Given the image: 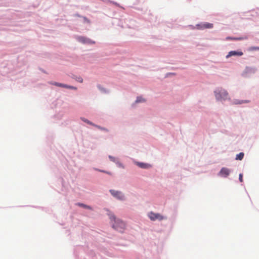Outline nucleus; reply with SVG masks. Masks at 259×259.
Segmentation results:
<instances>
[{
	"label": "nucleus",
	"mask_w": 259,
	"mask_h": 259,
	"mask_svg": "<svg viewBox=\"0 0 259 259\" xmlns=\"http://www.w3.org/2000/svg\"><path fill=\"white\" fill-rule=\"evenodd\" d=\"M230 173V170L226 167H223L219 172V175L221 177H227Z\"/></svg>",
	"instance_id": "39448f33"
},
{
	"label": "nucleus",
	"mask_w": 259,
	"mask_h": 259,
	"mask_svg": "<svg viewBox=\"0 0 259 259\" xmlns=\"http://www.w3.org/2000/svg\"><path fill=\"white\" fill-rule=\"evenodd\" d=\"M77 205L78 206H79L85 208H87V209H92L91 207H90V206L85 205V204H84L83 203H78Z\"/></svg>",
	"instance_id": "9b49d317"
},
{
	"label": "nucleus",
	"mask_w": 259,
	"mask_h": 259,
	"mask_svg": "<svg viewBox=\"0 0 259 259\" xmlns=\"http://www.w3.org/2000/svg\"><path fill=\"white\" fill-rule=\"evenodd\" d=\"M50 84L54 85H56L58 87H60L68 88V89H73V90H76V87L68 85H66L65 84L60 83H58L57 82H50Z\"/></svg>",
	"instance_id": "423d86ee"
},
{
	"label": "nucleus",
	"mask_w": 259,
	"mask_h": 259,
	"mask_svg": "<svg viewBox=\"0 0 259 259\" xmlns=\"http://www.w3.org/2000/svg\"><path fill=\"white\" fill-rule=\"evenodd\" d=\"M96 127H98V128H100V126H98V125H96Z\"/></svg>",
	"instance_id": "b1692460"
},
{
	"label": "nucleus",
	"mask_w": 259,
	"mask_h": 259,
	"mask_svg": "<svg viewBox=\"0 0 259 259\" xmlns=\"http://www.w3.org/2000/svg\"><path fill=\"white\" fill-rule=\"evenodd\" d=\"M75 80L79 82H82L83 81V79L81 77H76Z\"/></svg>",
	"instance_id": "dca6fc26"
},
{
	"label": "nucleus",
	"mask_w": 259,
	"mask_h": 259,
	"mask_svg": "<svg viewBox=\"0 0 259 259\" xmlns=\"http://www.w3.org/2000/svg\"><path fill=\"white\" fill-rule=\"evenodd\" d=\"M109 158H110V159L113 161V162H115L116 161V158L113 156H109Z\"/></svg>",
	"instance_id": "6ab92c4d"
},
{
	"label": "nucleus",
	"mask_w": 259,
	"mask_h": 259,
	"mask_svg": "<svg viewBox=\"0 0 259 259\" xmlns=\"http://www.w3.org/2000/svg\"><path fill=\"white\" fill-rule=\"evenodd\" d=\"M244 155V154L243 152L239 153V154L236 155L235 159L241 160L243 158Z\"/></svg>",
	"instance_id": "9d476101"
},
{
	"label": "nucleus",
	"mask_w": 259,
	"mask_h": 259,
	"mask_svg": "<svg viewBox=\"0 0 259 259\" xmlns=\"http://www.w3.org/2000/svg\"><path fill=\"white\" fill-rule=\"evenodd\" d=\"M145 100L142 98L141 97H138L137 98V100L136 101V103H140V102H145Z\"/></svg>",
	"instance_id": "f8f14e48"
},
{
	"label": "nucleus",
	"mask_w": 259,
	"mask_h": 259,
	"mask_svg": "<svg viewBox=\"0 0 259 259\" xmlns=\"http://www.w3.org/2000/svg\"><path fill=\"white\" fill-rule=\"evenodd\" d=\"M84 122L89 123V124H93L92 122H91L90 121H89L87 119H82Z\"/></svg>",
	"instance_id": "aec40b11"
},
{
	"label": "nucleus",
	"mask_w": 259,
	"mask_h": 259,
	"mask_svg": "<svg viewBox=\"0 0 259 259\" xmlns=\"http://www.w3.org/2000/svg\"><path fill=\"white\" fill-rule=\"evenodd\" d=\"M226 39L227 40H229V39H231V40H241V39H242V38H232V37H227L226 38Z\"/></svg>",
	"instance_id": "4468645a"
},
{
	"label": "nucleus",
	"mask_w": 259,
	"mask_h": 259,
	"mask_svg": "<svg viewBox=\"0 0 259 259\" xmlns=\"http://www.w3.org/2000/svg\"><path fill=\"white\" fill-rule=\"evenodd\" d=\"M96 127H98V128H100V126H98V125H96Z\"/></svg>",
	"instance_id": "5701e85b"
},
{
	"label": "nucleus",
	"mask_w": 259,
	"mask_h": 259,
	"mask_svg": "<svg viewBox=\"0 0 259 259\" xmlns=\"http://www.w3.org/2000/svg\"><path fill=\"white\" fill-rule=\"evenodd\" d=\"M148 216L152 221H155L156 220H162L165 219L164 217L159 213H155L152 212H150Z\"/></svg>",
	"instance_id": "20e7f679"
},
{
	"label": "nucleus",
	"mask_w": 259,
	"mask_h": 259,
	"mask_svg": "<svg viewBox=\"0 0 259 259\" xmlns=\"http://www.w3.org/2000/svg\"><path fill=\"white\" fill-rule=\"evenodd\" d=\"M243 54V53L241 51H232L229 52L228 54L226 56V58H228L233 56H241Z\"/></svg>",
	"instance_id": "0eeeda50"
},
{
	"label": "nucleus",
	"mask_w": 259,
	"mask_h": 259,
	"mask_svg": "<svg viewBox=\"0 0 259 259\" xmlns=\"http://www.w3.org/2000/svg\"><path fill=\"white\" fill-rule=\"evenodd\" d=\"M110 3H112V4H114V5H115V6H119V4H117V3H116V2H111Z\"/></svg>",
	"instance_id": "412c9836"
},
{
	"label": "nucleus",
	"mask_w": 259,
	"mask_h": 259,
	"mask_svg": "<svg viewBox=\"0 0 259 259\" xmlns=\"http://www.w3.org/2000/svg\"><path fill=\"white\" fill-rule=\"evenodd\" d=\"M110 192L112 196L119 200H122L124 199V195L120 191L110 190Z\"/></svg>",
	"instance_id": "7ed1b4c3"
},
{
	"label": "nucleus",
	"mask_w": 259,
	"mask_h": 259,
	"mask_svg": "<svg viewBox=\"0 0 259 259\" xmlns=\"http://www.w3.org/2000/svg\"><path fill=\"white\" fill-rule=\"evenodd\" d=\"M249 50H250V51L259 50V47H252L250 48Z\"/></svg>",
	"instance_id": "2eb2a0df"
},
{
	"label": "nucleus",
	"mask_w": 259,
	"mask_h": 259,
	"mask_svg": "<svg viewBox=\"0 0 259 259\" xmlns=\"http://www.w3.org/2000/svg\"><path fill=\"white\" fill-rule=\"evenodd\" d=\"M239 181L240 182H243V175L242 174H239Z\"/></svg>",
	"instance_id": "a211bd4d"
},
{
	"label": "nucleus",
	"mask_w": 259,
	"mask_h": 259,
	"mask_svg": "<svg viewBox=\"0 0 259 259\" xmlns=\"http://www.w3.org/2000/svg\"><path fill=\"white\" fill-rule=\"evenodd\" d=\"M138 165L141 168H145L147 167V165L145 163H138Z\"/></svg>",
	"instance_id": "ddd939ff"
},
{
	"label": "nucleus",
	"mask_w": 259,
	"mask_h": 259,
	"mask_svg": "<svg viewBox=\"0 0 259 259\" xmlns=\"http://www.w3.org/2000/svg\"><path fill=\"white\" fill-rule=\"evenodd\" d=\"M199 29H205V28H212L213 27V24L209 23H205L198 25Z\"/></svg>",
	"instance_id": "6e6552de"
},
{
	"label": "nucleus",
	"mask_w": 259,
	"mask_h": 259,
	"mask_svg": "<svg viewBox=\"0 0 259 259\" xmlns=\"http://www.w3.org/2000/svg\"><path fill=\"white\" fill-rule=\"evenodd\" d=\"M110 219L115 221V223L113 224V227L119 232H123L125 227L124 223L119 219L116 220V218L114 215H111L110 217Z\"/></svg>",
	"instance_id": "f03ea898"
},
{
	"label": "nucleus",
	"mask_w": 259,
	"mask_h": 259,
	"mask_svg": "<svg viewBox=\"0 0 259 259\" xmlns=\"http://www.w3.org/2000/svg\"><path fill=\"white\" fill-rule=\"evenodd\" d=\"M79 40L83 42H91V41H85V38H84V37H80L79 38Z\"/></svg>",
	"instance_id": "f3484780"
},
{
	"label": "nucleus",
	"mask_w": 259,
	"mask_h": 259,
	"mask_svg": "<svg viewBox=\"0 0 259 259\" xmlns=\"http://www.w3.org/2000/svg\"><path fill=\"white\" fill-rule=\"evenodd\" d=\"M84 19L85 20V21H87L88 22H89V21L86 18H84Z\"/></svg>",
	"instance_id": "4be33fe9"
},
{
	"label": "nucleus",
	"mask_w": 259,
	"mask_h": 259,
	"mask_svg": "<svg viewBox=\"0 0 259 259\" xmlns=\"http://www.w3.org/2000/svg\"><path fill=\"white\" fill-rule=\"evenodd\" d=\"M96 127H98V128H100V126H98V125H96Z\"/></svg>",
	"instance_id": "393cba45"
},
{
	"label": "nucleus",
	"mask_w": 259,
	"mask_h": 259,
	"mask_svg": "<svg viewBox=\"0 0 259 259\" xmlns=\"http://www.w3.org/2000/svg\"><path fill=\"white\" fill-rule=\"evenodd\" d=\"M215 96L218 100H226L229 99L228 93L222 88H218L214 91Z\"/></svg>",
	"instance_id": "f257e3e1"
},
{
	"label": "nucleus",
	"mask_w": 259,
	"mask_h": 259,
	"mask_svg": "<svg viewBox=\"0 0 259 259\" xmlns=\"http://www.w3.org/2000/svg\"><path fill=\"white\" fill-rule=\"evenodd\" d=\"M250 102V101L249 100H241V101H239L238 100H235L234 101V104H243V103H249Z\"/></svg>",
	"instance_id": "1a4fd4ad"
}]
</instances>
